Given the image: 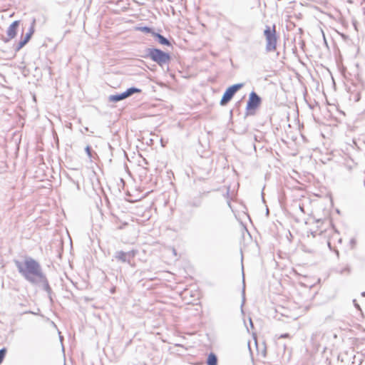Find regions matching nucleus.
I'll use <instances>...</instances> for the list:
<instances>
[{"label": "nucleus", "mask_w": 365, "mask_h": 365, "mask_svg": "<svg viewBox=\"0 0 365 365\" xmlns=\"http://www.w3.org/2000/svg\"><path fill=\"white\" fill-rule=\"evenodd\" d=\"M16 265L19 272L31 283L36 282L43 277L40 264L31 257H26L22 261H16Z\"/></svg>", "instance_id": "obj_1"}, {"label": "nucleus", "mask_w": 365, "mask_h": 365, "mask_svg": "<svg viewBox=\"0 0 365 365\" xmlns=\"http://www.w3.org/2000/svg\"><path fill=\"white\" fill-rule=\"evenodd\" d=\"M264 35L267 41L266 50L268 52L274 51L277 49V43L276 26H266L264 31Z\"/></svg>", "instance_id": "obj_2"}, {"label": "nucleus", "mask_w": 365, "mask_h": 365, "mask_svg": "<svg viewBox=\"0 0 365 365\" xmlns=\"http://www.w3.org/2000/svg\"><path fill=\"white\" fill-rule=\"evenodd\" d=\"M149 58L160 66H163L170 61V56L158 48H150L148 50Z\"/></svg>", "instance_id": "obj_3"}, {"label": "nucleus", "mask_w": 365, "mask_h": 365, "mask_svg": "<svg viewBox=\"0 0 365 365\" xmlns=\"http://www.w3.org/2000/svg\"><path fill=\"white\" fill-rule=\"evenodd\" d=\"M243 86V83H237L230 86L224 93L220 101V105H226L232 98L235 93Z\"/></svg>", "instance_id": "obj_4"}, {"label": "nucleus", "mask_w": 365, "mask_h": 365, "mask_svg": "<svg viewBox=\"0 0 365 365\" xmlns=\"http://www.w3.org/2000/svg\"><path fill=\"white\" fill-rule=\"evenodd\" d=\"M140 91H141L138 88H130L123 93L110 96L109 98L110 101L117 102L128 98V96H131L133 93H140Z\"/></svg>", "instance_id": "obj_5"}, {"label": "nucleus", "mask_w": 365, "mask_h": 365, "mask_svg": "<svg viewBox=\"0 0 365 365\" xmlns=\"http://www.w3.org/2000/svg\"><path fill=\"white\" fill-rule=\"evenodd\" d=\"M260 103V98L257 95L256 93L252 92L250 94L246 108L247 110H255L257 107H259Z\"/></svg>", "instance_id": "obj_6"}, {"label": "nucleus", "mask_w": 365, "mask_h": 365, "mask_svg": "<svg viewBox=\"0 0 365 365\" xmlns=\"http://www.w3.org/2000/svg\"><path fill=\"white\" fill-rule=\"evenodd\" d=\"M19 21H14L8 28L6 31V38L5 41H9L14 38L17 34V29L19 26Z\"/></svg>", "instance_id": "obj_7"}, {"label": "nucleus", "mask_w": 365, "mask_h": 365, "mask_svg": "<svg viewBox=\"0 0 365 365\" xmlns=\"http://www.w3.org/2000/svg\"><path fill=\"white\" fill-rule=\"evenodd\" d=\"M134 252H118L115 256V259L122 262H130L134 257Z\"/></svg>", "instance_id": "obj_8"}, {"label": "nucleus", "mask_w": 365, "mask_h": 365, "mask_svg": "<svg viewBox=\"0 0 365 365\" xmlns=\"http://www.w3.org/2000/svg\"><path fill=\"white\" fill-rule=\"evenodd\" d=\"M34 34V29L31 28L28 33L26 34L25 36L19 41L16 45V51H19L21 50L31 39Z\"/></svg>", "instance_id": "obj_9"}, {"label": "nucleus", "mask_w": 365, "mask_h": 365, "mask_svg": "<svg viewBox=\"0 0 365 365\" xmlns=\"http://www.w3.org/2000/svg\"><path fill=\"white\" fill-rule=\"evenodd\" d=\"M153 35L158 38L159 43L163 45H170L169 41L165 38L163 36L157 34V33H153Z\"/></svg>", "instance_id": "obj_10"}, {"label": "nucleus", "mask_w": 365, "mask_h": 365, "mask_svg": "<svg viewBox=\"0 0 365 365\" xmlns=\"http://www.w3.org/2000/svg\"><path fill=\"white\" fill-rule=\"evenodd\" d=\"M217 357L214 354H210L207 358L208 365H217Z\"/></svg>", "instance_id": "obj_11"}, {"label": "nucleus", "mask_w": 365, "mask_h": 365, "mask_svg": "<svg viewBox=\"0 0 365 365\" xmlns=\"http://www.w3.org/2000/svg\"><path fill=\"white\" fill-rule=\"evenodd\" d=\"M138 31H140L141 32H144V33H153L152 31V29L149 27H147V26H143V27H138L136 29Z\"/></svg>", "instance_id": "obj_12"}, {"label": "nucleus", "mask_w": 365, "mask_h": 365, "mask_svg": "<svg viewBox=\"0 0 365 365\" xmlns=\"http://www.w3.org/2000/svg\"><path fill=\"white\" fill-rule=\"evenodd\" d=\"M6 348H3L2 349L0 350V364H1V362L3 361V360L6 356Z\"/></svg>", "instance_id": "obj_13"}, {"label": "nucleus", "mask_w": 365, "mask_h": 365, "mask_svg": "<svg viewBox=\"0 0 365 365\" xmlns=\"http://www.w3.org/2000/svg\"><path fill=\"white\" fill-rule=\"evenodd\" d=\"M282 338H289V334H284L283 335L281 336Z\"/></svg>", "instance_id": "obj_14"}, {"label": "nucleus", "mask_w": 365, "mask_h": 365, "mask_svg": "<svg viewBox=\"0 0 365 365\" xmlns=\"http://www.w3.org/2000/svg\"><path fill=\"white\" fill-rule=\"evenodd\" d=\"M64 365H66V364H64Z\"/></svg>", "instance_id": "obj_15"}]
</instances>
